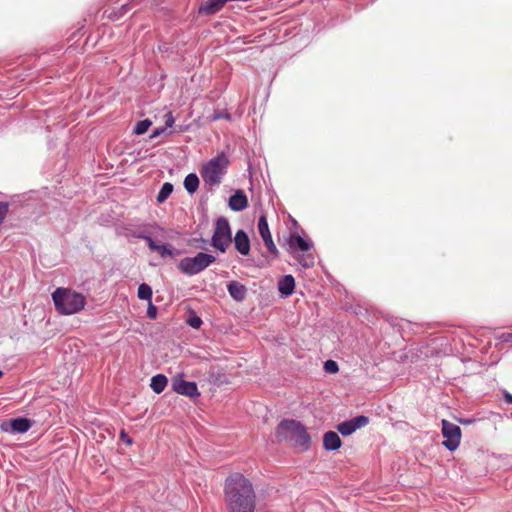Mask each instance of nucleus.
I'll use <instances>...</instances> for the list:
<instances>
[{"label": "nucleus", "instance_id": "nucleus-1", "mask_svg": "<svg viewBox=\"0 0 512 512\" xmlns=\"http://www.w3.org/2000/svg\"><path fill=\"white\" fill-rule=\"evenodd\" d=\"M224 501L228 512H255L252 483L240 473L231 474L225 481Z\"/></svg>", "mask_w": 512, "mask_h": 512}, {"label": "nucleus", "instance_id": "nucleus-2", "mask_svg": "<svg viewBox=\"0 0 512 512\" xmlns=\"http://www.w3.org/2000/svg\"><path fill=\"white\" fill-rule=\"evenodd\" d=\"M276 436L280 440L290 442L298 451L308 450L311 438L306 428L296 420H283L279 423Z\"/></svg>", "mask_w": 512, "mask_h": 512}, {"label": "nucleus", "instance_id": "nucleus-3", "mask_svg": "<svg viewBox=\"0 0 512 512\" xmlns=\"http://www.w3.org/2000/svg\"><path fill=\"white\" fill-rule=\"evenodd\" d=\"M52 299L56 310L63 315L75 314L86 304V299L81 293L67 288H57L52 294Z\"/></svg>", "mask_w": 512, "mask_h": 512}, {"label": "nucleus", "instance_id": "nucleus-4", "mask_svg": "<svg viewBox=\"0 0 512 512\" xmlns=\"http://www.w3.org/2000/svg\"><path fill=\"white\" fill-rule=\"evenodd\" d=\"M229 164L228 157L224 152L218 153L216 157L203 165L200 173L206 184L218 185L226 173Z\"/></svg>", "mask_w": 512, "mask_h": 512}, {"label": "nucleus", "instance_id": "nucleus-5", "mask_svg": "<svg viewBox=\"0 0 512 512\" xmlns=\"http://www.w3.org/2000/svg\"><path fill=\"white\" fill-rule=\"evenodd\" d=\"M215 260L213 255L200 252L194 257L183 258L178 267L185 274L195 275L214 263Z\"/></svg>", "mask_w": 512, "mask_h": 512}, {"label": "nucleus", "instance_id": "nucleus-6", "mask_svg": "<svg viewBox=\"0 0 512 512\" xmlns=\"http://www.w3.org/2000/svg\"><path fill=\"white\" fill-rule=\"evenodd\" d=\"M232 242V233L229 222L224 217L216 221L215 230L212 236V245L221 252H225Z\"/></svg>", "mask_w": 512, "mask_h": 512}, {"label": "nucleus", "instance_id": "nucleus-7", "mask_svg": "<svg viewBox=\"0 0 512 512\" xmlns=\"http://www.w3.org/2000/svg\"><path fill=\"white\" fill-rule=\"evenodd\" d=\"M442 435L444 437L443 446L449 451H455L461 442V429L454 423L443 419L442 422Z\"/></svg>", "mask_w": 512, "mask_h": 512}, {"label": "nucleus", "instance_id": "nucleus-8", "mask_svg": "<svg viewBox=\"0 0 512 512\" xmlns=\"http://www.w3.org/2000/svg\"><path fill=\"white\" fill-rule=\"evenodd\" d=\"M172 388L176 393L184 396L195 397L200 395L196 383L185 381L182 376L173 378Z\"/></svg>", "mask_w": 512, "mask_h": 512}, {"label": "nucleus", "instance_id": "nucleus-9", "mask_svg": "<svg viewBox=\"0 0 512 512\" xmlns=\"http://www.w3.org/2000/svg\"><path fill=\"white\" fill-rule=\"evenodd\" d=\"M369 423V418L360 415L351 420L344 421L337 425V430L343 435L348 436L354 433L357 429L365 427Z\"/></svg>", "mask_w": 512, "mask_h": 512}, {"label": "nucleus", "instance_id": "nucleus-10", "mask_svg": "<svg viewBox=\"0 0 512 512\" xmlns=\"http://www.w3.org/2000/svg\"><path fill=\"white\" fill-rule=\"evenodd\" d=\"M258 231H259V234L262 237L264 244L267 247L268 251L271 254H273L274 256H277L278 249L273 242L272 235L269 230L267 218L265 215L260 216V218L258 220Z\"/></svg>", "mask_w": 512, "mask_h": 512}, {"label": "nucleus", "instance_id": "nucleus-11", "mask_svg": "<svg viewBox=\"0 0 512 512\" xmlns=\"http://www.w3.org/2000/svg\"><path fill=\"white\" fill-rule=\"evenodd\" d=\"M248 206V199L246 194L242 190H237L229 198V207L233 211H242Z\"/></svg>", "mask_w": 512, "mask_h": 512}, {"label": "nucleus", "instance_id": "nucleus-12", "mask_svg": "<svg viewBox=\"0 0 512 512\" xmlns=\"http://www.w3.org/2000/svg\"><path fill=\"white\" fill-rule=\"evenodd\" d=\"M236 250L242 255H248L250 252V240L243 230H238L234 237Z\"/></svg>", "mask_w": 512, "mask_h": 512}, {"label": "nucleus", "instance_id": "nucleus-13", "mask_svg": "<svg viewBox=\"0 0 512 512\" xmlns=\"http://www.w3.org/2000/svg\"><path fill=\"white\" fill-rule=\"evenodd\" d=\"M341 439L334 431H328L323 436V447L326 450L334 451L341 447Z\"/></svg>", "mask_w": 512, "mask_h": 512}, {"label": "nucleus", "instance_id": "nucleus-14", "mask_svg": "<svg viewBox=\"0 0 512 512\" xmlns=\"http://www.w3.org/2000/svg\"><path fill=\"white\" fill-rule=\"evenodd\" d=\"M227 290L230 296L236 301H242L246 296V288L244 285L237 281H231L227 285Z\"/></svg>", "mask_w": 512, "mask_h": 512}, {"label": "nucleus", "instance_id": "nucleus-15", "mask_svg": "<svg viewBox=\"0 0 512 512\" xmlns=\"http://www.w3.org/2000/svg\"><path fill=\"white\" fill-rule=\"evenodd\" d=\"M295 288V280L292 275L284 276L278 283L279 292L284 296H289Z\"/></svg>", "mask_w": 512, "mask_h": 512}, {"label": "nucleus", "instance_id": "nucleus-16", "mask_svg": "<svg viewBox=\"0 0 512 512\" xmlns=\"http://www.w3.org/2000/svg\"><path fill=\"white\" fill-rule=\"evenodd\" d=\"M10 427L12 432L25 433L30 429L31 422L26 418H15L10 421Z\"/></svg>", "mask_w": 512, "mask_h": 512}, {"label": "nucleus", "instance_id": "nucleus-17", "mask_svg": "<svg viewBox=\"0 0 512 512\" xmlns=\"http://www.w3.org/2000/svg\"><path fill=\"white\" fill-rule=\"evenodd\" d=\"M167 383V377L163 374H158L152 377L150 386L155 393L160 394L164 391Z\"/></svg>", "mask_w": 512, "mask_h": 512}, {"label": "nucleus", "instance_id": "nucleus-18", "mask_svg": "<svg viewBox=\"0 0 512 512\" xmlns=\"http://www.w3.org/2000/svg\"><path fill=\"white\" fill-rule=\"evenodd\" d=\"M289 247L293 250L299 249L301 251H308L310 244L299 235H292L288 241Z\"/></svg>", "mask_w": 512, "mask_h": 512}, {"label": "nucleus", "instance_id": "nucleus-19", "mask_svg": "<svg viewBox=\"0 0 512 512\" xmlns=\"http://www.w3.org/2000/svg\"><path fill=\"white\" fill-rule=\"evenodd\" d=\"M184 187L188 193H195L199 187L198 176L194 173L188 174L184 179Z\"/></svg>", "mask_w": 512, "mask_h": 512}, {"label": "nucleus", "instance_id": "nucleus-20", "mask_svg": "<svg viewBox=\"0 0 512 512\" xmlns=\"http://www.w3.org/2000/svg\"><path fill=\"white\" fill-rule=\"evenodd\" d=\"M174 123H175V119H174V117H173L172 112H167V113L165 114V125H164L163 127H161V128H157V129L152 133L151 137L153 138V137H156V136H158V135H160V134L164 133V132H165V130H166L167 128H171V127L174 125Z\"/></svg>", "mask_w": 512, "mask_h": 512}, {"label": "nucleus", "instance_id": "nucleus-21", "mask_svg": "<svg viewBox=\"0 0 512 512\" xmlns=\"http://www.w3.org/2000/svg\"><path fill=\"white\" fill-rule=\"evenodd\" d=\"M173 192V185L169 182H166L162 185L160 191L157 195V202L163 203Z\"/></svg>", "mask_w": 512, "mask_h": 512}, {"label": "nucleus", "instance_id": "nucleus-22", "mask_svg": "<svg viewBox=\"0 0 512 512\" xmlns=\"http://www.w3.org/2000/svg\"><path fill=\"white\" fill-rule=\"evenodd\" d=\"M138 297L142 300H148V301H151V298H152V289L151 287L146 284V283H142L139 287H138Z\"/></svg>", "mask_w": 512, "mask_h": 512}, {"label": "nucleus", "instance_id": "nucleus-23", "mask_svg": "<svg viewBox=\"0 0 512 512\" xmlns=\"http://www.w3.org/2000/svg\"><path fill=\"white\" fill-rule=\"evenodd\" d=\"M152 122L149 119L141 120L137 122L136 126L134 127V133L137 135L144 134L148 128L151 126Z\"/></svg>", "mask_w": 512, "mask_h": 512}, {"label": "nucleus", "instance_id": "nucleus-24", "mask_svg": "<svg viewBox=\"0 0 512 512\" xmlns=\"http://www.w3.org/2000/svg\"><path fill=\"white\" fill-rule=\"evenodd\" d=\"M298 262L305 268L312 267L314 265V257L312 254H303L298 258Z\"/></svg>", "mask_w": 512, "mask_h": 512}, {"label": "nucleus", "instance_id": "nucleus-25", "mask_svg": "<svg viewBox=\"0 0 512 512\" xmlns=\"http://www.w3.org/2000/svg\"><path fill=\"white\" fill-rule=\"evenodd\" d=\"M173 248L169 245L163 244L159 246V249L157 252L160 254L161 257L165 258L168 256H173Z\"/></svg>", "mask_w": 512, "mask_h": 512}, {"label": "nucleus", "instance_id": "nucleus-26", "mask_svg": "<svg viewBox=\"0 0 512 512\" xmlns=\"http://www.w3.org/2000/svg\"><path fill=\"white\" fill-rule=\"evenodd\" d=\"M324 369L328 373H337L339 371L338 364L334 360H327L324 363Z\"/></svg>", "mask_w": 512, "mask_h": 512}, {"label": "nucleus", "instance_id": "nucleus-27", "mask_svg": "<svg viewBox=\"0 0 512 512\" xmlns=\"http://www.w3.org/2000/svg\"><path fill=\"white\" fill-rule=\"evenodd\" d=\"M7 213H8V204L5 202H0V225L4 221Z\"/></svg>", "mask_w": 512, "mask_h": 512}, {"label": "nucleus", "instance_id": "nucleus-28", "mask_svg": "<svg viewBox=\"0 0 512 512\" xmlns=\"http://www.w3.org/2000/svg\"><path fill=\"white\" fill-rule=\"evenodd\" d=\"M144 239L146 240L150 250L157 251L159 249L160 245L156 244V242L150 236H145Z\"/></svg>", "mask_w": 512, "mask_h": 512}, {"label": "nucleus", "instance_id": "nucleus-29", "mask_svg": "<svg viewBox=\"0 0 512 512\" xmlns=\"http://www.w3.org/2000/svg\"><path fill=\"white\" fill-rule=\"evenodd\" d=\"M188 323L193 328H199L200 325L202 324V320L198 316H195L193 318H190L188 320Z\"/></svg>", "mask_w": 512, "mask_h": 512}, {"label": "nucleus", "instance_id": "nucleus-30", "mask_svg": "<svg viewBox=\"0 0 512 512\" xmlns=\"http://www.w3.org/2000/svg\"><path fill=\"white\" fill-rule=\"evenodd\" d=\"M120 439L123 440L127 445L132 444V439L128 436L124 429L120 431Z\"/></svg>", "mask_w": 512, "mask_h": 512}, {"label": "nucleus", "instance_id": "nucleus-31", "mask_svg": "<svg viewBox=\"0 0 512 512\" xmlns=\"http://www.w3.org/2000/svg\"><path fill=\"white\" fill-rule=\"evenodd\" d=\"M147 314H148V317L151 318V319L156 318L157 309L151 303H150V306L148 308Z\"/></svg>", "mask_w": 512, "mask_h": 512}, {"label": "nucleus", "instance_id": "nucleus-32", "mask_svg": "<svg viewBox=\"0 0 512 512\" xmlns=\"http://www.w3.org/2000/svg\"><path fill=\"white\" fill-rule=\"evenodd\" d=\"M505 398H506V401H507L508 403H512V395H510V394H506V395H505Z\"/></svg>", "mask_w": 512, "mask_h": 512}, {"label": "nucleus", "instance_id": "nucleus-33", "mask_svg": "<svg viewBox=\"0 0 512 512\" xmlns=\"http://www.w3.org/2000/svg\"><path fill=\"white\" fill-rule=\"evenodd\" d=\"M3 376V372L0 370V378Z\"/></svg>", "mask_w": 512, "mask_h": 512}]
</instances>
